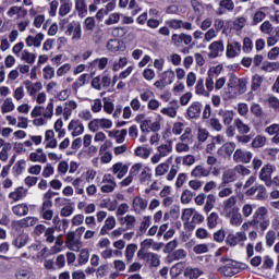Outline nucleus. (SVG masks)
<instances>
[{"mask_svg":"<svg viewBox=\"0 0 279 279\" xmlns=\"http://www.w3.org/2000/svg\"><path fill=\"white\" fill-rule=\"evenodd\" d=\"M193 252L195 254H207L208 252V244H197L193 247Z\"/></svg>","mask_w":279,"mask_h":279,"instance_id":"338daca9","label":"nucleus"},{"mask_svg":"<svg viewBox=\"0 0 279 279\" xmlns=\"http://www.w3.org/2000/svg\"><path fill=\"white\" fill-rule=\"evenodd\" d=\"M107 49L113 52L125 51V43L117 38L110 39L107 44Z\"/></svg>","mask_w":279,"mask_h":279,"instance_id":"4468645a","label":"nucleus"},{"mask_svg":"<svg viewBox=\"0 0 279 279\" xmlns=\"http://www.w3.org/2000/svg\"><path fill=\"white\" fill-rule=\"evenodd\" d=\"M234 149H236V144L234 142H229L222 145L217 154L218 156H230L231 154H234Z\"/></svg>","mask_w":279,"mask_h":279,"instance_id":"dca6fc26","label":"nucleus"},{"mask_svg":"<svg viewBox=\"0 0 279 279\" xmlns=\"http://www.w3.org/2000/svg\"><path fill=\"white\" fill-rule=\"evenodd\" d=\"M45 80H53L56 70L51 65H47L43 69Z\"/></svg>","mask_w":279,"mask_h":279,"instance_id":"3c124183","label":"nucleus"},{"mask_svg":"<svg viewBox=\"0 0 279 279\" xmlns=\"http://www.w3.org/2000/svg\"><path fill=\"white\" fill-rule=\"evenodd\" d=\"M209 124H210V128H213V130H215L216 132H221V130H223V125L221 124V121H219V119L217 118L209 119Z\"/></svg>","mask_w":279,"mask_h":279,"instance_id":"4d7b16f0","label":"nucleus"},{"mask_svg":"<svg viewBox=\"0 0 279 279\" xmlns=\"http://www.w3.org/2000/svg\"><path fill=\"white\" fill-rule=\"evenodd\" d=\"M210 175V170L206 169L204 166H196L192 172V178H208Z\"/></svg>","mask_w":279,"mask_h":279,"instance_id":"aec40b11","label":"nucleus"},{"mask_svg":"<svg viewBox=\"0 0 279 279\" xmlns=\"http://www.w3.org/2000/svg\"><path fill=\"white\" fill-rule=\"evenodd\" d=\"M149 180H151V168L145 167L140 174V182L141 184H145Z\"/></svg>","mask_w":279,"mask_h":279,"instance_id":"c9c22d12","label":"nucleus"},{"mask_svg":"<svg viewBox=\"0 0 279 279\" xmlns=\"http://www.w3.org/2000/svg\"><path fill=\"white\" fill-rule=\"evenodd\" d=\"M173 149V145L171 142L169 144H162L158 147L159 155L161 158H165V156H169Z\"/></svg>","mask_w":279,"mask_h":279,"instance_id":"ea45409f","label":"nucleus"},{"mask_svg":"<svg viewBox=\"0 0 279 279\" xmlns=\"http://www.w3.org/2000/svg\"><path fill=\"white\" fill-rule=\"evenodd\" d=\"M267 215H269L267 207H258L247 225L251 226V228H255V230L259 228L260 232H265V230L269 228V217H267Z\"/></svg>","mask_w":279,"mask_h":279,"instance_id":"f03ea898","label":"nucleus"},{"mask_svg":"<svg viewBox=\"0 0 279 279\" xmlns=\"http://www.w3.org/2000/svg\"><path fill=\"white\" fill-rule=\"evenodd\" d=\"M193 197H195V193H193L191 190H185L182 192L181 203L191 204V202H193Z\"/></svg>","mask_w":279,"mask_h":279,"instance_id":"a19ab883","label":"nucleus"},{"mask_svg":"<svg viewBox=\"0 0 279 279\" xmlns=\"http://www.w3.org/2000/svg\"><path fill=\"white\" fill-rule=\"evenodd\" d=\"M29 160L32 162H41L43 165H45V162H47V155L46 154L38 155V153H31Z\"/></svg>","mask_w":279,"mask_h":279,"instance_id":"37998d69","label":"nucleus"},{"mask_svg":"<svg viewBox=\"0 0 279 279\" xmlns=\"http://www.w3.org/2000/svg\"><path fill=\"white\" fill-rule=\"evenodd\" d=\"M235 211H239V207H236V196H231L223 202V213L229 215Z\"/></svg>","mask_w":279,"mask_h":279,"instance_id":"f8f14e48","label":"nucleus"},{"mask_svg":"<svg viewBox=\"0 0 279 279\" xmlns=\"http://www.w3.org/2000/svg\"><path fill=\"white\" fill-rule=\"evenodd\" d=\"M265 143H267V137L263 135H257L252 142V147L254 149H258L260 147H265Z\"/></svg>","mask_w":279,"mask_h":279,"instance_id":"58836bf2","label":"nucleus"},{"mask_svg":"<svg viewBox=\"0 0 279 279\" xmlns=\"http://www.w3.org/2000/svg\"><path fill=\"white\" fill-rule=\"evenodd\" d=\"M186 114L189 119H199V117H202V102H192V105L186 110Z\"/></svg>","mask_w":279,"mask_h":279,"instance_id":"1a4fd4ad","label":"nucleus"},{"mask_svg":"<svg viewBox=\"0 0 279 279\" xmlns=\"http://www.w3.org/2000/svg\"><path fill=\"white\" fill-rule=\"evenodd\" d=\"M241 53V43L232 41L227 46V58H236Z\"/></svg>","mask_w":279,"mask_h":279,"instance_id":"ddd939ff","label":"nucleus"},{"mask_svg":"<svg viewBox=\"0 0 279 279\" xmlns=\"http://www.w3.org/2000/svg\"><path fill=\"white\" fill-rule=\"evenodd\" d=\"M136 250H138V246L136 244H129L125 248V258L126 260L132 262L134 258V254H136Z\"/></svg>","mask_w":279,"mask_h":279,"instance_id":"4c0bfd02","label":"nucleus"},{"mask_svg":"<svg viewBox=\"0 0 279 279\" xmlns=\"http://www.w3.org/2000/svg\"><path fill=\"white\" fill-rule=\"evenodd\" d=\"M219 77V70L217 66H213L207 72V77L205 80L204 87V78H199L195 86L196 95H203V97H210V93L215 90V80Z\"/></svg>","mask_w":279,"mask_h":279,"instance_id":"f257e3e1","label":"nucleus"},{"mask_svg":"<svg viewBox=\"0 0 279 279\" xmlns=\"http://www.w3.org/2000/svg\"><path fill=\"white\" fill-rule=\"evenodd\" d=\"M75 8L78 12V16H86L88 12V7L86 5V2L84 0H76Z\"/></svg>","mask_w":279,"mask_h":279,"instance_id":"72a5a7b5","label":"nucleus"},{"mask_svg":"<svg viewBox=\"0 0 279 279\" xmlns=\"http://www.w3.org/2000/svg\"><path fill=\"white\" fill-rule=\"evenodd\" d=\"M29 240V236L25 233L19 234L12 242V245L14 247H17V250H21V247H25L27 245V241Z\"/></svg>","mask_w":279,"mask_h":279,"instance_id":"a878e982","label":"nucleus"},{"mask_svg":"<svg viewBox=\"0 0 279 279\" xmlns=\"http://www.w3.org/2000/svg\"><path fill=\"white\" fill-rule=\"evenodd\" d=\"M89 256L90 255L88 253V250H82L78 256V265H86V263H88Z\"/></svg>","mask_w":279,"mask_h":279,"instance_id":"bf43d9fd","label":"nucleus"},{"mask_svg":"<svg viewBox=\"0 0 279 279\" xmlns=\"http://www.w3.org/2000/svg\"><path fill=\"white\" fill-rule=\"evenodd\" d=\"M43 114L45 119H51L53 117V99H50V104L47 105Z\"/></svg>","mask_w":279,"mask_h":279,"instance_id":"052dcab7","label":"nucleus"},{"mask_svg":"<svg viewBox=\"0 0 279 279\" xmlns=\"http://www.w3.org/2000/svg\"><path fill=\"white\" fill-rule=\"evenodd\" d=\"M54 232H56V229L47 228V230L45 231V238L47 243H53V241H56V236H53Z\"/></svg>","mask_w":279,"mask_h":279,"instance_id":"0e129e2a","label":"nucleus"},{"mask_svg":"<svg viewBox=\"0 0 279 279\" xmlns=\"http://www.w3.org/2000/svg\"><path fill=\"white\" fill-rule=\"evenodd\" d=\"M243 241H247L245 232H236L235 234L229 233L226 239L227 245H230L231 247L239 245V243H243Z\"/></svg>","mask_w":279,"mask_h":279,"instance_id":"0eeeda50","label":"nucleus"},{"mask_svg":"<svg viewBox=\"0 0 279 279\" xmlns=\"http://www.w3.org/2000/svg\"><path fill=\"white\" fill-rule=\"evenodd\" d=\"M142 258L148 263L149 267H160V255L156 253H145Z\"/></svg>","mask_w":279,"mask_h":279,"instance_id":"9b49d317","label":"nucleus"},{"mask_svg":"<svg viewBox=\"0 0 279 279\" xmlns=\"http://www.w3.org/2000/svg\"><path fill=\"white\" fill-rule=\"evenodd\" d=\"M147 199L136 196L133 199V208L134 210H145L147 208Z\"/></svg>","mask_w":279,"mask_h":279,"instance_id":"2f4dec72","label":"nucleus"},{"mask_svg":"<svg viewBox=\"0 0 279 279\" xmlns=\"http://www.w3.org/2000/svg\"><path fill=\"white\" fill-rule=\"evenodd\" d=\"M218 117H221L223 125H230L234 121V111L220 109L218 111Z\"/></svg>","mask_w":279,"mask_h":279,"instance_id":"a211bd4d","label":"nucleus"},{"mask_svg":"<svg viewBox=\"0 0 279 279\" xmlns=\"http://www.w3.org/2000/svg\"><path fill=\"white\" fill-rule=\"evenodd\" d=\"M209 49L211 51L209 53V58H217V56H219V51H223V43L214 41L213 44H210Z\"/></svg>","mask_w":279,"mask_h":279,"instance_id":"c85d7f7f","label":"nucleus"},{"mask_svg":"<svg viewBox=\"0 0 279 279\" xmlns=\"http://www.w3.org/2000/svg\"><path fill=\"white\" fill-rule=\"evenodd\" d=\"M263 85V78L260 75L255 74L252 78V90H258Z\"/></svg>","mask_w":279,"mask_h":279,"instance_id":"6e6d98bb","label":"nucleus"},{"mask_svg":"<svg viewBox=\"0 0 279 279\" xmlns=\"http://www.w3.org/2000/svg\"><path fill=\"white\" fill-rule=\"evenodd\" d=\"M254 205L252 204H245L243 207H242V215L243 217H252V214L254 213Z\"/></svg>","mask_w":279,"mask_h":279,"instance_id":"e2e57ef3","label":"nucleus"},{"mask_svg":"<svg viewBox=\"0 0 279 279\" xmlns=\"http://www.w3.org/2000/svg\"><path fill=\"white\" fill-rule=\"evenodd\" d=\"M245 195L246 197H254V195H256V199L258 202H264V199L267 197V187H265L263 184L256 183L251 189L245 191Z\"/></svg>","mask_w":279,"mask_h":279,"instance_id":"7ed1b4c3","label":"nucleus"},{"mask_svg":"<svg viewBox=\"0 0 279 279\" xmlns=\"http://www.w3.org/2000/svg\"><path fill=\"white\" fill-rule=\"evenodd\" d=\"M69 132H72V136H80L84 134V124L80 120H72L68 125Z\"/></svg>","mask_w":279,"mask_h":279,"instance_id":"9d476101","label":"nucleus"},{"mask_svg":"<svg viewBox=\"0 0 279 279\" xmlns=\"http://www.w3.org/2000/svg\"><path fill=\"white\" fill-rule=\"evenodd\" d=\"M226 217L230 219L231 226H241L243 223V216L239 211H231L226 214Z\"/></svg>","mask_w":279,"mask_h":279,"instance_id":"5701e85b","label":"nucleus"},{"mask_svg":"<svg viewBox=\"0 0 279 279\" xmlns=\"http://www.w3.org/2000/svg\"><path fill=\"white\" fill-rule=\"evenodd\" d=\"M38 223V218L36 217H26L19 220L17 226L20 228H32Z\"/></svg>","mask_w":279,"mask_h":279,"instance_id":"cd10ccee","label":"nucleus"},{"mask_svg":"<svg viewBox=\"0 0 279 279\" xmlns=\"http://www.w3.org/2000/svg\"><path fill=\"white\" fill-rule=\"evenodd\" d=\"M26 165H27V162L24 159H21V160L16 161L15 166L13 167V170L15 171V173L17 175H21V173H23V171H25Z\"/></svg>","mask_w":279,"mask_h":279,"instance_id":"864d4df0","label":"nucleus"},{"mask_svg":"<svg viewBox=\"0 0 279 279\" xmlns=\"http://www.w3.org/2000/svg\"><path fill=\"white\" fill-rule=\"evenodd\" d=\"M185 278L197 279L199 276H204V271L199 268L186 267L184 270Z\"/></svg>","mask_w":279,"mask_h":279,"instance_id":"b1692460","label":"nucleus"},{"mask_svg":"<svg viewBox=\"0 0 279 279\" xmlns=\"http://www.w3.org/2000/svg\"><path fill=\"white\" fill-rule=\"evenodd\" d=\"M251 112L255 117L260 118V117H263V107H260V105H258V104H253L251 106Z\"/></svg>","mask_w":279,"mask_h":279,"instance_id":"69168bd1","label":"nucleus"},{"mask_svg":"<svg viewBox=\"0 0 279 279\" xmlns=\"http://www.w3.org/2000/svg\"><path fill=\"white\" fill-rule=\"evenodd\" d=\"M253 157L254 154H252V151L243 150L241 148H238L233 154L234 162H242V165H250V162H252Z\"/></svg>","mask_w":279,"mask_h":279,"instance_id":"423d86ee","label":"nucleus"},{"mask_svg":"<svg viewBox=\"0 0 279 279\" xmlns=\"http://www.w3.org/2000/svg\"><path fill=\"white\" fill-rule=\"evenodd\" d=\"M114 226H117V219H114L113 216H109L105 220V225L100 230V235L106 236V234H109L110 230H113Z\"/></svg>","mask_w":279,"mask_h":279,"instance_id":"2eb2a0df","label":"nucleus"},{"mask_svg":"<svg viewBox=\"0 0 279 279\" xmlns=\"http://www.w3.org/2000/svg\"><path fill=\"white\" fill-rule=\"evenodd\" d=\"M60 8H59V15L66 16L69 12H71V8H73V3H71V0H60Z\"/></svg>","mask_w":279,"mask_h":279,"instance_id":"7c9ffc66","label":"nucleus"},{"mask_svg":"<svg viewBox=\"0 0 279 279\" xmlns=\"http://www.w3.org/2000/svg\"><path fill=\"white\" fill-rule=\"evenodd\" d=\"M161 114L175 119V117H178V109H175V107L163 108L161 109Z\"/></svg>","mask_w":279,"mask_h":279,"instance_id":"8fccbe9b","label":"nucleus"},{"mask_svg":"<svg viewBox=\"0 0 279 279\" xmlns=\"http://www.w3.org/2000/svg\"><path fill=\"white\" fill-rule=\"evenodd\" d=\"M279 69L278 62H265L262 66V71H266V73H271V71H276Z\"/></svg>","mask_w":279,"mask_h":279,"instance_id":"09e8293b","label":"nucleus"},{"mask_svg":"<svg viewBox=\"0 0 279 279\" xmlns=\"http://www.w3.org/2000/svg\"><path fill=\"white\" fill-rule=\"evenodd\" d=\"M161 80L166 83L167 86L169 84H173V80H175V72L172 70H168L161 74Z\"/></svg>","mask_w":279,"mask_h":279,"instance_id":"e433bc0d","label":"nucleus"},{"mask_svg":"<svg viewBox=\"0 0 279 279\" xmlns=\"http://www.w3.org/2000/svg\"><path fill=\"white\" fill-rule=\"evenodd\" d=\"M149 154L150 151L143 146H138L135 149V156H138L140 158H149Z\"/></svg>","mask_w":279,"mask_h":279,"instance_id":"680f3d73","label":"nucleus"},{"mask_svg":"<svg viewBox=\"0 0 279 279\" xmlns=\"http://www.w3.org/2000/svg\"><path fill=\"white\" fill-rule=\"evenodd\" d=\"M265 239L267 247H274V243H276V231L269 230L266 233Z\"/></svg>","mask_w":279,"mask_h":279,"instance_id":"a18cd8bd","label":"nucleus"},{"mask_svg":"<svg viewBox=\"0 0 279 279\" xmlns=\"http://www.w3.org/2000/svg\"><path fill=\"white\" fill-rule=\"evenodd\" d=\"M207 226L209 230L215 229L216 226H219V214L213 211L208 217H207Z\"/></svg>","mask_w":279,"mask_h":279,"instance_id":"473e14b6","label":"nucleus"},{"mask_svg":"<svg viewBox=\"0 0 279 279\" xmlns=\"http://www.w3.org/2000/svg\"><path fill=\"white\" fill-rule=\"evenodd\" d=\"M245 23H247V20H245V17L235 19V21L233 22V29H235L236 32H241V29L245 27Z\"/></svg>","mask_w":279,"mask_h":279,"instance_id":"603ef678","label":"nucleus"},{"mask_svg":"<svg viewBox=\"0 0 279 279\" xmlns=\"http://www.w3.org/2000/svg\"><path fill=\"white\" fill-rule=\"evenodd\" d=\"M149 226H151V218L149 216H145L140 226V234H145V232H147V228H149Z\"/></svg>","mask_w":279,"mask_h":279,"instance_id":"49530a36","label":"nucleus"},{"mask_svg":"<svg viewBox=\"0 0 279 279\" xmlns=\"http://www.w3.org/2000/svg\"><path fill=\"white\" fill-rule=\"evenodd\" d=\"M21 60H24L27 64H34V62H36V54L24 50L22 52Z\"/></svg>","mask_w":279,"mask_h":279,"instance_id":"79ce46f5","label":"nucleus"},{"mask_svg":"<svg viewBox=\"0 0 279 279\" xmlns=\"http://www.w3.org/2000/svg\"><path fill=\"white\" fill-rule=\"evenodd\" d=\"M265 132L269 134V136H274L271 138L274 143H279V124H271L270 126L265 129Z\"/></svg>","mask_w":279,"mask_h":279,"instance_id":"393cba45","label":"nucleus"},{"mask_svg":"<svg viewBox=\"0 0 279 279\" xmlns=\"http://www.w3.org/2000/svg\"><path fill=\"white\" fill-rule=\"evenodd\" d=\"M218 271L226 278H232V276H236V274H240L241 266H239L236 262L230 260V263H227L225 266L219 267Z\"/></svg>","mask_w":279,"mask_h":279,"instance_id":"20e7f679","label":"nucleus"},{"mask_svg":"<svg viewBox=\"0 0 279 279\" xmlns=\"http://www.w3.org/2000/svg\"><path fill=\"white\" fill-rule=\"evenodd\" d=\"M26 196H27V191L23 186H20L15 189L14 192H11L9 194V199H13V202H21V199H23V197H26Z\"/></svg>","mask_w":279,"mask_h":279,"instance_id":"4be33fe9","label":"nucleus"},{"mask_svg":"<svg viewBox=\"0 0 279 279\" xmlns=\"http://www.w3.org/2000/svg\"><path fill=\"white\" fill-rule=\"evenodd\" d=\"M12 213L16 217H25V216L29 215V207L25 203L17 204L12 207Z\"/></svg>","mask_w":279,"mask_h":279,"instance_id":"6ab92c4d","label":"nucleus"},{"mask_svg":"<svg viewBox=\"0 0 279 279\" xmlns=\"http://www.w3.org/2000/svg\"><path fill=\"white\" fill-rule=\"evenodd\" d=\"M233 170H234L235 174L238 173L239 175H242L243 178H245V175H250V173H252V171L243 165L235 166L233 168Z\"/></svg>","mask_w":279,"mask_h":279,"instance_id":"de8ad7c7","label":"nucleus"},{"mask_svg":"<svg viewBox=\"0 0 279 279\" xmlns=\"http://www.w3.org/2000/svg\"><path fill=\"white\" fill-rule=\"evenodd\" d=\"M169 171V163H160L155 169V175H165Z\"/></svg>","mask_w":279,"mask_h":279,"instance_id":"5fc2aeb1","label":"nucleus"},{"mask_svg":"<svg viewBox=\"0 0 279 279\" xmlns=\"http://www.w3.org/2000/svg\"><path fill=\"white\" fill-rule=\"evenodd\" d=\"M274 173V166L271 163H266L259 171V180L264 182L265 186H271L274 180H271V174Z\"/></svg>","mask_w":279,"mask_h":279,"instance_id":"39448f33","label":"nucleus"},{"mask_svg":"<svg viewBox=\"0 0 279 279\" xmlns=\"http://www.w3.org/2000/svg\"><path fill=\"white\" fill-rule=\"evenodd\" d=\"M15 278L16 279H29L31 278L29 270H25V269L19 270L15 274Z\"/></svg>","mask_w":279,"mask_h":279,"instance_id":"774afa93","label":"nucleus"},{"mask_svg":"<svg viewBox=\"0 0 279 279\" xmlns=\"http://www.w3.org/2000/svg\"><path fill=\"white\" fill-rule=\"evenodd\" d=\"M124 223L126 226V230H132L136 223V217L126 215L124 218Z\"/></svg>","mask_w":279,"mask_h":279,"instance_id":"13d9d810","label":"nucleus"},{"mask_svg":"<svg viewBox=\"0 0 279 279\" xmlns=\"http://www.w3.org/2000/svg\"><path fill=\"white\" fill-rule=\"evenodd\" d=\"M40 43H43V37L28 36L26 38L27 47H40Z\"/></svg>","mask_w":279,"mask_h":279,"instance_id":"c03bdc74","label":"nucleus"},{"mask_svg":"<svg viewBox=\"0 0 279 279\" xmlns=\"http://www.w3.org/2000/svg\"><path fill=\"white\" fill-rule=\"evenodd\" d=\"M233 125H234V128H236L239 134H250L251 128H250V125L245 124V123L243 122V120H241V119H239V118L235 119V120L233 121Z\"/></svg>","mask_w":279,"mask_h":279,"instance_id":"bb28decb","label":"nucleus"},{"mask_svg":"<svg viewBox=\"0 0 279 279\" xmlns=\"http://www.w3.org/2000/svg\"><path fill=\"white\" fill-rule=\"evenodd\" d=\"M60 27L61 29H66L65 34L68 36H71V34L73 36H82V25H80V22H72L66 27H64V23H60Z\"/></svg>","mask_w":279,"mask_h":279,"instance_id":"6e6552de","label":"nucleus"},{"mask_svg":"<svg viewBox=\"0 0 279 279\" xmlns=\"http://www.w3.org/2000/svg\"><path fill=\"white\" fill-rule=\"evenodd\" d=\"M15 106L12 98H5L0 107L2 114H8V112H13Z\"/></svg>","mask_w":279,"mask_h":279,"instance_id":"c756f323","label":"nucleus"},{"mask_svg":"<svg viewBox=\"0 0 279 279\" xmlns=\"http://www.w3.org/2000/svg\"><path fill=\"white\" fill-rule=\"evenodd\" d=\"M217 202V198L215 197L214 194L207 195V201L204 206V213H210L215 208V203Z\"/></svg>","mask_w":279,"mask_h":279,"instance_id":"f704fd0d","label":"nucleus"},{"mask_svg":"<svg viewBox=\"0 0 279 279\" xmlns=\"http://www.w3.org/2000/svg\"><path fill=\"white\" fill-rule=\"evenodd\" d=\"M239 180V175H236V172L233 170H227L222 174V186H226V184H230L231 182H236Z\"/></svg>","mask_w":279,"mask_h":279,"instance_id":"412c9836","label":"nucleus"},{"mask_svg":"<svg viewBox=\"0 0 279 279\" xmlns=\"http://www.w3.org/2000/svg\"><path fill=\"white\" fill-rule=\"evenodd\" d=\"M113 174L117 175L118 180H121V178L125 177V173H128L129 168L128 166L123 165V162H117L112 167Z\"/></svg>","mask_w":279,"mask_h":279,"instance_id":"f3484780","label":"nucleus"}]
</instances>
